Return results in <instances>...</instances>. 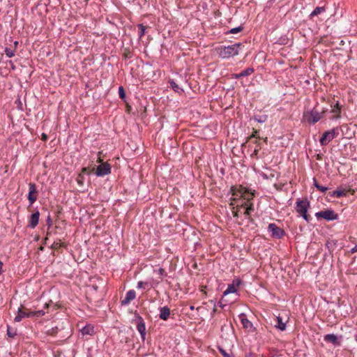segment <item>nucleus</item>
Here are the masks:
<instances>
[{
	"instance_id": "obj_1",
	"label": "nucleus",
	"mask_w": 357,
	"mask_h": 357,
	"mask_svg": "<svg viewBox=\"0 0 357 357\" xmlns=\"http://www.w3.org/2000/svg\"><path fill=\"white\" fill-rule=\"evenodd\" d=\"M241 46V43H235L228 46H221L218 48L217 51L221 58L229 59L238 54Z\"/></svg>"
},
{
	"instance_id": "obj_2",
	"label": "nucleus",
	"mask_w": 357,
	"mask_h": 357,
	"mask_svg": "<svg viewBox=\"0 0 357 357\" xmlns=\"http://www.w3.org/2000/svg\"><path fill=\"white\" fill-rule=\"evenodd\" d=\"M310 208V204L307 199H297L295 204V210L307 222L310 220V216L307 215Z\"/></svg>"
},
{
	"instance_id": "obj_3",
	"label": "nucleus",
	"mask_w": 357,
	"mask_h": 357,
	"mask_svg": "<svg viewBox=\"0 0 357 357\" xmlns=\"http://www.w3.org/2000/svg\"><path fill=\"white\" fill-rule=\"evenodd\" d=\"M338 135V130L337 128H333L330 130L325 132L319 139V142L322 146L327 145L335 137Z\"/></svg>"
},
{
	"instance_id": "obj_4",
	"label": "nucleus",
	"mask_w": 357,
	"mask_h": 357,
	"mask_svg": "<svg viewBox=\"0 0 357 357\" xmlns=\"http://www.w3.org/2000/svg\"><path fill=\"white\" fill-rule=\"evenodd\" d=\"M315 216L317 219L320 218H324L328 221L337 220L338 215L336 214L333 210H326L317 212Z\"/></svg>"
},
{
	"instance_id": "obj_5",
	"label": "nucleus",
	"mask_w": 357,
	"mask_h": 357,
	"mask_svg": "<svg viewBox=\"0 0 357 357\" xmlns=\"http://www.w3.org/2000/svg\"><path fill=\"white\" fill-rule=\"evenodd\" d=\"M304 116L307 121L314 124L318 122L322 118V113H320L317 110L312 109L310 112H306L304 114Z\"/></svg>"
},
{
	"instance_id": "obj_6",
	"label": "nucleus",
	"mask_w": 357,
	"mask_h": 357,
	"mask_svg": "<svg viewBox=\"0 0 357 357\" xmlns=\"http://www.w3.org/2000/svg\"><path fill=\"white\" fill-rule=\"evenodd\" d=\"M232 195L234 197V199H236L238 197H243L244 200L249 201L252 199V195L245 197L246 190L245 188L241 186L232 187L231 188Z\"/></svg>"
},
{
	"instance_id": "obj_7",
	"label": "nucleus",
	"mask_w": 357,
	"mask_h": 357,
	"mask_svg": "<svg viewBox=\"0 0 357 357\" xmlns=\"http://www.w3.org/2000/svg\"><path fill=\"white\" fill-rule=\"evenodd\" d=\"M268 231L271 233L273 237L277 238H281L284 236V231L274 223L268 225Z\"/></svg>"
},
{
	"instance_id": "obj_8",
	"label": "nucleus",
	"mask_w": 357,
	"mask_h": 357,
	"mask_svg": "<svg viewBox=\"0 0 357 357\" xmlns=\"http://www.w3.org/2000/svg\"><path fill=\"white\" fill-rule=\"evenodd\" d=\"M110 172H111L110 165L107 163H103L98 167L96 174L98 176H103L109 174L110 173Z\"/></svg>"
},
{
	"instance_id": "obj_9",
	"label": "nucleus",
	"mask_w": 357,
	"mask_h": 357,
	"mask_svg": "<svg viewBox=\"0 0 357 357\" xmlns=\"http://www.w3.org/2000/svg\"><path fill=\"white\" fill-rule=\"evenodd\" d=\"M29 195H28V199L30 202V204H33L37 199L36 196L35 194L36 193V185L34 183H30L29 184Z\"/></svg>"
},
{
	"instance_id": "obj_10",
	"label": "nucleus",
	"mask_w": 357,
	"mask_h": 357,
	"mask_svg": "<svg viewBox=\"0 0 357 357\" xmlns=\"http://www.w3.org/2000/svg\"><path fill=\"white\" fill-rule=\"evenodd\" d=\"M241 283V281L237 279L233 282L231 284H229L223 293V296H227L229 294L236 293L238 287Z\"/></svg>"
},
{
	"instance_id": "obj_11",
	"label": "nucleus",
	"mask_w": 357,
	"mask_h": 357,
	"mask_svg": "<svg viewBox=\"0 0 357 357\" xmlns=\"http://www.w3.org/2000/svg\"><path fill=\"white\" fill-rule=\"evenodd\" d=\"M135 297H136L135 291L134 290H132V289L129 290L126 293L124 299L122 300L121 305H128L130 303V301H132V300H134L135 298Z\"/></svg>"
},
{
	"instance_id": "obj_12",
	"label": "nucleus",
	"mask_w": 357,
	"mask_h": 357,
	"mask_svg": "<svg viewBox=\"0 0 357 357\" xmlns=\"http://www.w3.org/2000/svg\"><path fill=\"white\" fill-rule=\"evenodd\" d=\"M39 216H40V213L38 211L31 215L29 221V227L35 228L37 226V225L38 224V221H39Z\"/></svg>"
},
{
	"instance_id": "obj_13",
	"label": "nucleus",
	"mask_w": 357,
	"mask_h": 357,
	"mask_svg": "<svg viewBox=\"0 0 357 357\" xmlns=\"http://www.w3.org/2000/svg\"><path fill=\"white\" fill-rule=\"evenodd\" d=\"M239 318L241 319V322L245 329L248 331H251L253 328V325L251 321H250L247 318L245 314L242 313L239 315Z\"/></svg>"
},
{
	"instance_id": "obj_14",
	"label": "nucleus",
	"mask_w": 357,
	"mask_h": 357,
	"mask_svg": "<svg viewBox=\"0 0 357 357\" xmlns=\"http://www.w3.org/2000/svg\"><path fill=\"white\" fill-rule=\"evenodd\" d=\"M24 317H32L31 311L26 312L19 308L18 314L15 317V321L19 322Z\"/></svg>"
},
{
	"instance_id": "obj_15",
	"label": "nucleus",
	"mask_w": 357,
	"mask_h": 357,
	"mask_svg": "<svg viewBox=\"0 0 357 357\" xmlns=\"http://www.w3.org/2000/svg\"><path fill=\"white\" fill-rule=\"evenodd\" d=\"M160 314L159 317L160 319L162 320H167L170 315V310L168 307L164 306L159 309Z\"/></svg>"
},
{
	"instance_id": "obj_16",
	"label": "nucleus",
	"mask_w": 357,
	"mask_h": 357,
	"mask_svg": "<svg viewBox=\"0 0 357 357\" xmlns=\"http://www.w3.org/2000/svg\"><path fill=\"white\" fill-rule=\"evenodd\" d=\"M137 288L139 289L149 291L151 289L149 279L146 281H139L137 282Z\"/></svg>"
},
{
	"instance_id": "obj_17",
	"label": "nucleus",
	"mask_w": 357,
	"mask_h": 357,
	"mask_svg": "<svg viewBox=\"0 0 357 357\" xmlns=\"http://www.w3.org/2000/svg\"><path fill=\"white\" fill-rule=\"evenodd\" d=\"M326 342H331L334 345H340L337 335L334 334H327L324 336Z\"/></svg>"
},
{
	"instance_id": "obj_18",
	"label": "nucleus",
	"mask_w": 357,
	"mask_h": 357,
	"mask_svg": "<svg viewBox=\"0 0 357 357\" xmlns=\"http://www.w3.org/2000/svg\"><path fill=\"white\" fill-rule=\"evenodd\" d=\"M241 206L245 208L244 215L247 217H248L250 215L251 212L254 211V206L252 204H250L249 205H248L247 203L244 202L241 204Z\"/></svg>"
},
{
	"instance_id": "obj_19",
	"label": "nucleus",
	"mask_w": 357,
	"mask_h": 357,
	"mask_svg": "<svg viewBox=\"0 0 357 357\" xmlns=\"http://www.w3.org/2000/svg\"><path fill=\"white\" fill-rule=\"evenodd\" d=\"M331 113L334 114L335 119L340 118V107L338 102H337L334 105L331 106Z\"/></svg>"
},
{
	"instance_id": "obj_20",
	"label": "nucleus",
	"mask_w": 357,
	"mask_h": 357,
	"mask_svg": "<svg viewBox=\"0 0 357 357\" xmlns=\"http://www.w3.org/2000/svg\"><path fill=\"white\" fill-rule=\"evenodd\" d=\"M81 333L84 335H92L94 333V328L91 325H86L81 329Z\"/></svg>"
},
{
	"instance_id": "obj_21",
	"label": "nucleus",
	"mask_w": 357,
	"mask_h": 357,
	"mask_svg": "<svg viewBox=\"0 0 357 357\" xmlns=\"http://www.w3.org/2000/svg\"><path fill=\"white\" fill-rule=\"evenodd\" d=\"M275 327L280 331H284L286 328V324L282 321L280 317H276Z\"/></svg>"
},
{
	"instance_id": "obj_22",
	"label": "nucleus",
	"mask_w": 357,
	"mask_h": 357,
	"mask_svg": "<svg viewBox=\"0 0 357 357\" xmlns=\"http://www.w3.org/2000/svg\"><path fill=\"white\" fill-rule=\"evenodd\" d=\"M137 329L140 333L141 336L144 338L145 335L146 327L144 323L142 321L137 324Z\"/></svg>"
},
{
	"instance_id": "obj_23",
	"label": "nucleus",
	"mask_w": 357,
	"mask_h": 357,
	"mask_svg": "<svg viewBox=\"0 0 357 357\" xmlns=\"http://www.w3.org/2000/svg\"><path fill=\"white\" fill-rule=\"evenodd\" d=\"M326 10V8L324 6L317 7L314 10L310 13V16L313 17L319 14L324 13Z\"/></svg>"
},
{
	"instance_id": "obj_24",
	"label": "nucleus",
	"mask_w": 357,
	"mask_h": 357,
	"mask_svg": "<svg viewBox=\"0 0 357 357\" xmlns=\"http://www.w3.org/2000/svg\"><path fill=\"white\" fill-rule=\"evenodd\" d=\"M254 119L257 121L258 123H262L267 121L268 116L266 114L264 115H255L254 116Z\"/></svg>"
},
{
	"instance_id": "obj_25",
	"label": "nucleus",
	"mask_w": 357,
	"mask_h": 357,
	"mask_svg": "<svg viewBox=\"0 0 357 357\" xmlns=\"http://www.w3.org/2000/svg\"><path fill=\"white\" fill-rule=\"evenodd\" d=\"M169 84H170L171 87L175 92H177V93L183 92V89L174 80H171L169 82Z\"/></svg>"
},
{
	"instance_id": "obj_26",
	"label": "nucleus",
	"mask_w": 357,
	"mask_h": 357,
	"mask_svg": "<svg viewBox=\"0 0 357 357\" xmlns=\"http://www.w3.org/2000/svg\"><path fill=\"white\" fill-rule=\"evenodd\" d=\"M149 281H150V284L151 285V289H155L159 285V284L160 283L162 280H157V279H153L151 278H149Z\"/></svg>"
},
{
	"instance_id": "obj_27",
	"label": "nucleus",
	"mask_w": 357,
	"mask_h": 357,
	"mask_svg": "<svg viewBox=\"0 0 357 357\" xmlns=\"http://www.w3.org/2000/svg\"><path fill=\"white\" fill-rule=\"evenodd\" d=\"M153 272L160 276V280H162L163 277H165L166 275L165 271L162 268H159L158 269H154Z\"/></svg>"
},
{
	"instance_id": "obj_28",
	"label": "nucleus",
	"mask_w": 357,
	"mask_h": 357,
	"mask_svg": "<svg viewBox=\"0 0 357 357\" xmlns=\"http://www.w3.org/2000/svg\"><path fill=\"white\" fill-rule=\"evenodd\" d=\"M4 52L6 55L9 58H11L15 56V50L9 47H6Z\"/></svg>"
},
{
	"instance_id": "obj_29",
	"label": "nucleus",
	"mask_w": 357,
	"mask_h": 357,
	"mask_svg": "<svg viewBox=\"0 0 357 357\" xmlns=\"http://www.w3.org/2000/svg\"><path fill=\"white\" fill-rule=\"evenodd\" d=\"M253 72H254L253 68H248L243 70L242 72H241V75H242V77L248 76V75H251Z\"/></svg>"
},
{
	"instance_id": "obj_30",
	"label": "nucleus",
	"mask_w": 357,
	"mask_h": 357,
	"mask_svg": "<svg viewBox=\"0 0 357 357\" xmlns=\"http://www.w3.org/2000/svg\"><path fill=\"white\" fill-rule=\"evenodd\" d=\"M32 317H40L43 316L45 312L43 310L31 311Z\"/></svg>"
},
{
	"instance_id": "obj_31",
	"label": "nucleus",
	"mask_w": 357,
	"mask_h": 357,
	"mask_svg": "<svg viewBox=\"0 0 357 357\" xmlns=\"http://www.w3.org/2000/svg\"><path fill=\"white\" fill-rule=\"evenodd\" d=\"M242 30H243V26H239L231 29L228 33H231V34H236V33L241 32Z\"/></svg>"
},
{
	"instance_id": "obj_32",
	"label": "nucleus",
	"mask_w": 357,
	"mask_h": 357,
	"mask_svg": "<svg viewBox=\"0 0 357 357\" xmlns=\"http://www.w3.org/2000/svg\"><path fill=\"white\" fill-rule=\"evenodd\" d=\"M138 28H139V37L142 38L145 33L146 28L143 24H138Z\"/></svg>"
},
{
	"instance_id": "obj_33",
	"label": "nucleus",
	"mask_w": 357,
	"mask_h": 357,
	"mask_svg": "<svg viewBox=\"0 0 357 357\" xmlns=\"http://www.w3.org/2000/svg\"><path fill=\"white\" fill-rule=\"evenodd\" d=\"M7 335L10 337H13L16 335V331L15 330L11 328L10 326H8Z\"/></svg>"
},
{
	"instance_id": "obj_34",
	"label": "nucleus",
	"mask_w": 357,
	"mask_h": 357,
	"mask_svg": "<svg viewBox=\"0 0 357 357\" xmlns=\"http://www.w3.org/2000/svg\"><path fill=\"white\" fill-rule=\"evenodd\" d=\"M346 195L345 192L344 190H335L333 192V195L336 196L337 197H341Z\"/></svg>"
},
{
	"instance_id": "obj_35",
	"label": "nucleus",
	"mask_w": 357,
	"mask_h": 357,
	"mask_svg": "<svg viewBox=\"0 0 357 357\" xmlns=\"http://www.w3.org/2000/svg\"><path fill=\"white\" fill-rule=\"evenodd\" d=\"M119 95L121 99H124L126 98V93L123 86H120L119 88Z\"/></svg>"
},
{
	"instance_id": "obj_36",
	"label": "nucleus",
	"mask_w": 357,
	"mask_h": 357,
	"mask_svg": "<svg viewBox=\"0 0 357 357\" xmlns=\"http://www.w3.org/2000/svg\"><path fill=\"white\" fill-rule=\"evenodd\" d=\"M317 190H320V191H321V192H325L326 191H327V190H328V188H327V187H326V186H322V185H320L317 186Z\"/></svg>"
},
{
	"instance_id": "obj_37",
	"label": "nucleus",
	"mask_w": 357,
	"mask_h": 357,
	"mask_svg": "<svg viewBox=\"0 0 357 357\" xmlns=\"http://www.w3.org/2000/svg\"><path fill=\"white\" fill-rule=\"evenodd\" d=\"M220 353L222 354V356L224 357H231V355H230L229 354L227 353L224 349L220 348Z\"/></svg>"
},
{
	"instance_id": "obj_38",
	"label": "nucleus",
	"mask_w": 357,
	"mask_h": 357,
	"mask_svg": "<svg viewBox=\"0 0 357 357\" xmlns=\"http://www.w3.org/2000/svg\"><path fill=\"white\" fill-rule=\"evenodd\" d=\"M351 253L357 252V245H356L354 248H352L351 249Z\"/></svg>"
},
{
	"instance_id": "obj_39",
	"label": "nucleus",
	"mask_w": 357,
	"mask_h": 357,
	"mask_svg": "<svg viewBox=\"0 0 357 357\" xmlns=\"http://www.w3.org/2000/svg\"><path fill=\"white\" fill-rule=\"evenodd\" d=\"M234 77L236 78V79H238V78L242 77V75H241V73H238V74H235L234 75Z\"/></svg>"
},
{
	"instance_id": "obj_40",
	"label": "nucleus",
	"mask_w": 357,
	"mask_h": 357,
	"mask_svg": "<svg viewBox=\"0 0 357 357\" xmlns=\"http://www.w3.org/2000/svg\"><path fill=\"white\" fill-rule=\"evenodd\" d=\"M313 181H314V185L315 186V188H317V186L318 185H320L317 182V180L315 178L313 179Z\"/></svg>"
},
{
	"instance_id": "obj_41",
	"label": "nucleus",
	"mask_w": 357,
	"mask_h": 357,
	"mask_svg": "<svg viewBox=\"0 0 357 357\" xmlns=\"http://www.w3.org/2000/svg\"><path fill=\"white\" fill-rule=\"evenodd\" d=\"M3 271V263L0 261V274Z\"/></svg>"
},
{
	"instance_id": "obj_42",
	"label": "nucleus",
	"mask_w": 357,
	"mask_h": 357,
	"mask_svg": "<svg viewBox=\"0 0 357 357\" xmlns=\"http://www.w3.org/2000/svg\"><path fill=\"white\" fill-rule=\"evenodd\" d=\"M42 139H43V140H47V135H45V134H44V133H43V134L42 135Z\"/></svg>"
},
{
	"instance_id": "obj_43",
	"label": "nucleus",
	"mask_w": 357,
	"mask_h": 357,
	"mask_svg": "<svg viewBox=\"0 0 357 357\" xmlns=\"http://www.w3.org/2000/svg\"><path fill=\"white\" fill-rule=\"evenodd\" d=\"M257 153H258V149H255V151H254V154H255V155H257Z\"/></svg>"
},
{
	"instance_id": "obj_44",
	"label": "nucleus",
	"mask_w": 357,
	"mask_h": 357,
	"mask_svg": "<svg viewBox=\"0 0 357 357\" xmlns=\"http://www.w3.org/2000/svg\"><path fill=\"white\" fill-rule=\"evenodd\" d=\"M14 45H15V47H17V45H18V42L17 41H15L14 43Z\"/></svg>"
},
{
	"instance_id": "obj_45",
	"label": "nucleus",
	"mask_w": 357,
	"mask_h": 357,
	"mask_svg": "<svg viewBox=\"0 0 357 357\" xmlns=\"http://www.w3.org/2000/svg\"><path fill=\"white\" fill-rule=\"evenodd\" d=\"M257 131H255V134H253V135H252V137H256V133H257Z\"/></svg>"
},
{
	"instance_id": "obj_46",
	"label": "nucleus",
	"mask_w": 357,
	"mask_h": 357,
	"mask_svg": "<svg viewBox=\"0 0 357 357\" xmlns=\"http://www.w3.org/2000/svg\"><path fill=\"white\" fill-rule=\"evenodd\" d=\"M190 310H194V306H191Z\"/></svg>"
}]
</instances>
